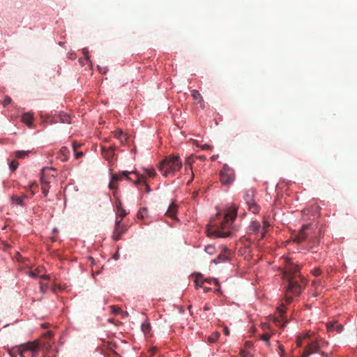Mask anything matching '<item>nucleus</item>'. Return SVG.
Wrapping results in <instances>:
<instances>
[{
  "label": "nucleus",
  "mask_w": 357,
  "mask_h": 357,
  "mask_svg": "<svg viewBox=\"0 0 357 357\" xmlns=\"http://www.w3.org/2000/svg\"><path fill=\"white\" fill-rule=\"evenodd\" d=\"M237 214V207L231 205L224 213H218L210 221L206 229L207 236L214 238H226L231 234L232 225Z\"/></svg>",
  "instance_id": "f257e3e1"
},
{
  "label": "nucleus",
  "mask_w": 357,
  "mask_h": 357,
  "mask_svg": "<svg viewBox=\"0 0 357 357\" xmlns=\"http://www.w3.org/2000/svg\"><path fill=\"white\" fill-rule=\"evenodd\" d=\"M285 266L282 269V277L287 282V287L285 293V301L290 303L292 296H298L303 289V278L299 273V266L294 264L289 258H284Z\"/></svg>",
  "instance_id": "f03ea898"
},
{
  "label": "nucleus",
  "mask_w": 357,
  "mask_h": 357,
  "mask_svg": "<svg viewBox=\"0 0 357 357\" xmlns=\"http://www.w3.org/2000/svg\"><path fill=\"white\" fill-rule=\"evenodd\" d=\"M182 167V161L178 155L166 156L159 164L158 170L165 177L174 176Z\"/></svg>",
  "instance_id": "7ed1b4c3"
},
{
  "label": "nucleus",
  "mask_w": 357,
  "mask_h": 357,
  "mask_svg": "<svg viewBox=\"0 0 357 357\" xmlns=\"http://www.w3.org/2000/svg\"><path fill=\"white\" fill-rule=\"evenodd\" d=\"M220 182L222 185H229L235 179L234 171L227 165L225 164L222 169L220 172Z\"/></svg>",
  "instance_id": "20e7f679"
},
{
  "label": "nucleus",
  "mask_w": 357,
  "mask_h": 357,
  "mask_svg": "<svg viewBox=\"0 0 357 357\" xmlns=\"http://www.w3.org/2000/svg\"><path fill=\"white\" fill-rule=\"evenodd\" d=\"M122 175H124L126 176V179L128 181H132V179L129 176L130 174H135L136 176V180L134 181V184L136 186H138L140 184H142L145 188V192H149L151 190V188L149 185L147 184V183L144 181V176L139 174L135 171H122Z\"/></svg>",
  "instance_id": "39448f33"
},
{
  "label": "nucleus",
  "mask_w": 357,
  "mask_h": 357,
  "mask_svg": "<svg viewBox=\"0 0 357 357\" xmlns=\"http://www.w3.org/2000/svg\"><path fill=\"white\" fill-rule=\"evenodd\" d=\"M39 344L37 342H30L21 351V357H36Z\"/></svg>",
  "instance_id": "423d86ee"
},
{
  "label": "nucleus",
  "mask_w": 357,
  "mask_h": 357,
  "mask_svg": "<svg viewBox=\"0 0 357 357\" xmlns=\"http://www.w3.org/2000/svg\"><path fill=\"white\" fill-rule=\"evenodd\" d=\"M127 231V226L122 223L121 219L116 218L115 227L113 231L112 238L114 241H119L121 236Z\"/></svg>",
  "instance_id": "0eeeda50"
},
{
  "label": "nucleus",
  "mask_w": 357,
  "mask_h": 357,
  "mask_svg": "<svg viewBox=\"0 0 357 357\" xmlns=\"http://www.w3.org/2000/svg\"><path fill=\"white\" fill-rule=\"evenodd\" d=\"M70 116L63 112L59 113L58 115L54 116L51 120V123H70Z\"/></svg>",
  "instance_id": "6e6552de"
},
{
  "label": "nucleus",
  "mask_w": 357,
  "mask_h": 357,
  "mask_svg": "<svg viewBox=\"0 0 357 357\" xmlns=\"http://www.w3.org/2000/svg\"><path fill=\"white\" fill-rule=\"evenodd\" d=\"M115 146H110L107 148L102 146V155L108 161H111L114 156V152L116 151Z\"/></svg>",
  "instance_id": "1a4fd4ad"
},
{
  "label": "nucleus",
  "mask_w": 357,
  "mask_h": 357,
  "mask_svg": "<svg viewBox=\"0 0 357 357\" xmlns=\"http://www.w3.org/2000/svg\"><path fill=\"white\" fill-rule=\"evenodd\" d=\"M45 171L46 169H43L41 172L40 182L42 184V192L45 197H46L49 192V181L45 179Z\"/></svg>",
  "instance_id": "9d476101"
},
{
  "label": "nucleus",
  "mask_w": 357,
  "mask_h": 357,
  "mask_svg": "<svg viewBox=\"0 0 357 357\" xmlns=\"http://www.w3.org/2000/svg\"><path fill=\"white\" fill-rule=\"evenodd\" d=\"M310 225H306L303 226L301 230L299 231L298 235L295 237L294 241L298 243H301L304 241L307 238L306 230L309 228Z\"/></svg>",
  "instance_id": "9b49d317"
},
{
  "label": "nucleus",
  "mask_w": 357,
  "mask_h": 357,
  "mask_svg": "<svg viewBox=\"0 0 357 357\" xmlns=\"http://www.w3.org/2000/svg\"><path fill=\"white\" fill-rule=\"evenodd\" d=\"M229 252L227 248H224V251L222 252L217 258L214 259L213 261L215 264L222 263L227 261L229 259Z\"/></svg>",
  "instance_id": "f8f14e48"
},
{
  "label": "nucleus",
  "mask_w": 357,
  "mask_h": 357,
  "mask_svg": "<svg viewBox=\"0 0 357 357\" xmlns=\"http://www.w3.org/2000/svg\"><path fill=\"white\" fill-rule=\"evenodd\" d=\"M121 173H122V172H121L119 173V174H112V180L109 184V187L110 189H112V190L116 189L117 188V186L116 185V182L121 180L123 177L126 178V176L124 175H122Z\"/></svg>",
  "instance_id": "ddd939ff"
},
{
  "label": "nucleus",
  "mask_w": 357,
  "mask_h": 357,
  "mask_svg": "<svg viewBox=\"0 0 357 357\" xmlns=\"http://www.w3.org/2000/svg\"><path fill=\"white\" fill-rule=\"evenodd\" d=\"M326 326L328 331H336L337 333H341L343 330V326L337 321L328 323Z\"/></svg>",
  "instance_id": "4468645a"
},
{
  "label": "nucleus",
  "mask_w": 357,
  "mask_h": 357,
  "mask_svg": "<svg viewBox=\"0 0 357 357\" xmlns=\"http://www.w3.org/2000/svg\"><path fill=\"white\" fill-rule=\"evenodd\" d=\"M177 206L174 203H172L165 215L172 219H176Z\"/></svg>",
  "instance_id": "2eb2a0df"
},
{
  "label": "nucleus",
  "mask_w": 357,
  "mask_h": 357,
  "mask_svg": "<svg viewBox=\"0 0 357 357\" xmlns=\"http://www.w3.org/2000/svg\"><path fill=\"white\" fill-rule=\"evenodd\" d=\"M26 198L27 196L26 195H23L22 196L13 195L11 200L13 204L23 206H24V199Z\"/></svg>",
  "instance_id": "dca6fc26"
},
{
  "label": "nucleus",
  "mask_w": 357,
  "mask_h": 357,
  "mask_svg": "<svg viewBox=\"0 0 357 357\" xmlns=\"http://www.w3.org/2000/svg\"><path fill=\"white\" fill-rule=\"evenodd\" d=\"M113 135L115 138L118 139L120 141L121 144H124V143L127 140L126 135L124 134L123 131L121 130L113 132Z\"/></svg>",
  "instance_id": "f3484780"
},
{
  "label": "nucleus",
  "mask_w": 357,
  "mask_h": 357,
  "mask_svg": "<svg viewBox=\"0 0 357 357\" xmlns=\"http://www.w3.org/2000/svg\"><path fill=\"white\" fill-rule=\"evenodd\" d=\"M33 119V115L31 113H25L22 115V117L23 123H26L28 126H31Z\"/></svg>",
  "instance_id": "a211bd4d"
},
{
  "label": "nucleus",
  "mask_w": 357,
  "mask_h": 357,
  "mask_svg": "<svg viewBox=\"0 0 357 357\" xmlns=\"http://www.w3.org/2000/svg\"><path fill=\"white\" fill-rule=\"evenodd\" d=\"M244 199L245 200L247 204L255 202L254 199V190H248L244 195Z\"/></svg>",
  "instance_id": "6ab92c4d"
},
{
  "label": "nucleus",
  "mask_w": 357,
  "mask_h": 357,
  "mask_svg": "<svg viewBox=\"0 0 357 357\" xmlns=\"http://www.w3.org/2000/svg\"><path fill=\"white\" fill-rule=\"evenodd\" d=\"M305 349L311 354L318 351L319 346L316 342H311L305 348Z\"/></svg>",
  "instance_id": "aec40b11"
},
{
  "label": "nucleus",
  "mask_w": 357,
  "mask_h": 357,
  "mask_svg": "<svg viewBox=\"0 0 357 357\" xmlns=\"http://www.w3.org/2000/svg\"><path fill=\"white\" fill-rule=\"evenodd\" d=\"M261 230L260 224L258 222L252 221L250 226V231L252 233L257 234Z\"/></svg>",
  "instance_id": "412c9836"
},
{
  "label": "nucleus",
  "mask_w": 357,
  "mask_h": 357,
  "mask_svg": "<svg viewBox=\"0 0 357 357\" xmlns=\"http://www.w3.org/2000/svg\"><path fill=\"white\" fill-rule=\"evenodd\" d=\"M193 162L194 161H193V159L192 157H188L186 158L185 165L190 166V169L191 171V176H192L191 179L188 181L187 185H190V183L192 182L193 177H194V174H193V172L192 169V165Z\"/></svg>",
  "instance_id": "4be33fe9"
},
{
  "label": "nucleus",
  "mask_w": 357,
  "mask_h": 357,
  "mask_svg": "<svg viewBox=\"0 0 357 357\" xmlns=\"http://www.w3.org/2000/svg\"><path fill=\"white\" fill-rule=\"evenodd\" d=\"M248 206L249 210L257 214L259 211V206L255 203V202H252L250 204H247Z\"/></svg>",
  "instance_id": "5701e85b"
},
{
  "label": "nucleus",
  "mask_w": 357,
  "mask_h": 357,
  "mask_svg": "<svg viewBox=\"0 0 357 357\" xmlns=\"http://www.w3.org/2000/svg\"><path fill=\"white\" fill-rule=\"evenodd\" d=\"M30 153V151H17L15 153V156L17 158H24L26 157H28Z\"/></svg>",
  "instance_id": "b1692460"
},
{
  "label": "nucleus",
  "mask_w": 357,
  "mask_h": 357,
  "mask_svg": "<svg viewBox=\"0 0 357 357\" xmlns=\"http://www.w3.org/2000/svg\"><path fill=\"white\" fill-rule=\"evenodd\" d=\"M191 96L195 100H199V102H203V98L197 90L193 89L191 91Z\"/></svg>",
  "instance_id": "393cba45"
},
{
  "label": "nucleus",
  "mask_w": 357,
  "mask_h": 357,
  "mask_svg": "<svg viewBox=\"0 0 357 357\" xmlns=\"http://www.w3.org/2000/svg\"><path fill=\"white\" fill-rule=\"evenodd\" d=\"M127 215V213L126 210L123 208H121V206H118V211L116 213V217L119 218V219L123 220V218Z\"/></svg>",
  "instance_id": "a878e982"
},
{
  "label": "nucleus",
  "mask_w": 357,
  "mask_h": 357,
  "mask_svg": "<svg viewBox=\"0 0 357 357\" xmlns=\"http://www.w3.org/2000/svg\"><path fill=\"white\" fill-rule=\"evenodd\" d=\"M195 286L197 287H202V284L204 283V280H202V275H197L195 280Z\"/></svg>",
  "instance_id": "bb28decb"
},
{
  "label": "nucleus",
  "mask_w": 357,
  "mask_h": 357,
  "mask_svg": "<svg viewBox=\"0 0 357 357\" xmlns=\"http://www.w3.org/2000/svg\"><path fill=\"white\" fill-rule=\"evenodd\" d=\"M147 214H148V211H147L146 208H141L137 213V218H140V219H144L147 216Z\"/></svg>",
  "instance_id": "cd10ccee"
},
{
  "label": "nucleus",
  "mask_w": 357,
  "mask_h": 357,
  "mask_svg": "<svg viewBox=\"0 0 357 357\" xmlns=\"http://www.w3.org/2000/svg\"><path fill=\"white\" fill-rule=\"evenodd\" d=\"M144 173L146 174L150 178H153L156 175V172L155 169L151 168V169H144Z\"/></svg>",
  "instance_id": "c85d7f7f"
},
{
  "label": "nucleus",
  "mask_w": 357,
  "mask_h": 357,
  "mask_svg": "<svg viewBox=\"0 0 357 357\" xmlns=\"http://www.w3.org/2000/svg\"><path fill=\"white\" fill-rule=\"evenodd\" d=\"M270 225L268 222L266 221H264L263 222V227H262V229H261V238H264V236H265V234L267 231V229L269 227Z\"/></svg>",
  "instance_id": "c756f323"
},
{
  "label": "nucleus",
  "mask_w": 357,
  "mask_h": 357,
  "mask_svg": "<svg viewBox=\"0 0 357 357\" xmlns=\"http://www.w3.org/2000/svg\"><path fill=\"white\" fill-rule=\"evenodd\" d=\"M219 337L220 333L218 332H215L208 337V340L210 342L213 343L216 342Z\"/></svg>",
  "instance_id": "7c9ffc66"
},
{
  "label": "nucleus",
  "mask_w": 357,
  "mask_h": 357,
  "mask_svg": "<svg viewBox=\"0 0 357 357\" xmlns=\"http://www.w3.org/2000/svg\"><path fill=\"white\" fill-rule=\"evenodd\" d=\"M205 251L208 254V255H213L215 252V248L213 245H208L205 247Z\"/></svg>",
  "instance_id": "2f4dec72"
},
{
  "label": "nucleus",
  "mask_w": 357,
  "mask_h": 357,
  "mask_svg": "<svg viewBox=\"0 0 357 357\" xmlns=\"http://www.w3.org/2000/svg\"><path fill=\"white\" fill-rule=\"evenodd\" d=\"M260 338H261V340L264 341L267 345H268V346L270 345V341H269L270 335L268 333H266L261 335Z\"/></svg>",
  "instance_id": "473e14b6"
},
{
  "label": "nucleus",
  "mask_w": 357,
  "mask_h": 357,
  "mask_svg": "<svg viewBox=\"0 0 357 357\" xmlns=\"http://www.w3.org/2000/svg\"><path fill=\"white\" fill-rule=\"evenodd\" d=\"M142 330L143 331V332L144 333H147L150 331L151 330V326L149 323H144L142 325Z\"/></svg>",
  "instance_id": "72a5a7b5"
},
{
  "label": "nucleus",
  "mask_w": 357,
  "mask_h": 357,
  "mask_svg": "<svg viewBox=\"0 0 357 357\" xmlns=\"http://www.w3.org/2000/svg\"><path fill=\"white\" fill-rule=\"evenodd\" d=\"M111 308H112V312L114 314H119L121 313H124L120 307L113 305V306H111Z\"/></svg>",
  "instance_id": "f704fd0d"
},
{
  "label": "nucleus",
  "mask_w": 357,
  "mask_h": 357,
  "mask_svg": "<svg viewBox=\"0 0 357 357\" xmlns=\"http://www.w3.org/2000/svg\"><path fill=\"white\" fill-rule=\"evenodd\" d=\"M60 152L64 156V158L62 160H66L69 153L68 149L66 147L63 146L61 149Z\"/></svg>",
  "instance_id": "c9c22d12"
},
{
  "label": "nucleus",
  "mask_w": 357,
  "mask_h": 357,
  "mask_svg": "<svg viewBox=\"0 0 357 357\" xmlns=\"http://www.w3.org/2000/svg\"><path fill=\"white\" fill-rule=\"evenodd\" d=\"M18 165L19 163L15 160H13L10 163V168L12 171H15L17 168Z\"/></svg>",
  "instance_id": "e433bc0d"
},
{
  "label": "nucleus",
  "mask_w": 357,
  "mask_h": 357,
  "mask_svg": "<svg viewBox=\"0 0 357 357\" xmlns=\"http://www.w3.org/2000/svg\"><path fill=\"white\" fill-rule=\"evenodd\" d=\"M309 337L310 336L308 333H305L302 338L301 337H298L296 341L297 345L298 347H301L302 345V339H307L309 338Z\"/></svg>",
  "instance_id": "4c0bfd02"
},
{
  "label": "nucleus",
  "mask_w": 357,
  "mask_h": 357,
  "mask_svg": "<svg viewBox=\"0 0 357 357\" xmlns=\"http://www.w3.org/2000/svg\"><path fill=\"white\" fill-rule=\"evenodd\" d=\"M11 101H12L11 98L9 96H6L3 100V102H2L3 105L4 107H6L11 102Z\"/></svg>",
  "instance_id": "58836bf2"
},
{
  "label": "nucleus",
  "mask_w": 357,
  "mask_h": 357,
  "mask_svg": "<svg viewBox=\"0 0 357 357\" xmlns=\"http://www.w3.org/2000/svg\"><path fill=\"white\" fill-rule=\"evenodd\" d=\"M40 289L43 293H45L47 289V284L40 282Z\"/></svg>",
  "instance_id": "ea45409f"
},
{
  "label": "nucleus",
  "mask_w": 357,
  "mask_h": 357,
  "mask_svg": "<svg viewBox=\"0 0 357 357\" xmlns=\"http://www.w3.org/2000/svg\"><path fill=\"white\" fill-rule=\"evenodd\" d=\"M82 52H83L84 55L85 56L86 60L88 62H90L88 49L87 48H84L82 50Z\"/></svg>",
  "instance_id": "a19ab883"
},
{
  "label": "nucleus",
  "mask_w": 357,
  "mask_h": 357,
  "mask_svg": "<svg viewBox=\"0 0 357 357\" xmlns=\"http://www.w3.org/2000/svg\"><path fill=\"white\" fill-rule=\"evenodd\" d=\"M312 273L314 276L317 277L321 275V271L319 268H315L312 271Z\"/></svg>",
  "instance_id": "79ce46f5"
},
{
  "label": "nucleus",
  "mask_w": 357,
  "mask_h": 357,
  "mask_svg": "<svg viewBox=\"0 0 357 357\" xmlns=\"http://www.w3.org/2000/svg\"><path fill=\"white\" fill-rule=\"evenodd\" d=\"M80 146H81V144H79L78 142H73V149L74 151H76Z\"/></svg>",
  "instance_id": "37998d69"
},
{
  "label": "nucleus",
  "mask_w": 357,
  "mask_h": 357,
  "mask_svg": "<svg viewBox=\"0 0 357 357\" xmlns=\"http://www.w3.org/2000/svg\"><path fill=\"white\" fill-rule=\"evenodd\" d=\"M36 185V183H31L29 185V188L28 189L31 192V195H33L35 194V192L32 190V188Z\"/></svg>",
  "instance_id": "c03bdc74"
},
{
  "label": "nucleus",
  "mask_w": 357,
  "mask_h": 357,
  "mask_svg": "<svg viewBox=\"0 0 357 357\" xmlns=\"http://www.w3.org/2000/svg\"><path fill=\"white\" fill-rule=\"evenodd\" d=\"M248 352L245 350H241L240 351V355L241 357H248Z\"/></svg>",
  "instance_id": "a18cd8bd"
},
{
  "label": "nucleus",
  "mask_w": 357,
  "mask_h": 357,
  "mask_svg": "<svg viewBox=\"0 0 357 357\" xmlns=\"http://www.w3.org/2000/svg\"><path fill=\"white\" fill-rule=\"evenodd\" d=\"M284 306L282 305V307H279L278 309V313L280 314V316L283 315V314L284 313Z\"/></svg>",
  "instance_id": "49530a36"
},
{
  "label": "nucleus",
  "mask_w": 357,
  "mask_h": 357,
  "mask_svg": "<svg viewBox=\"0 0 357 357\" xmlns=\"http://www.w3.org/2000/svg\"><path fill=\"white\" fill-rule=\"evenodd\" d=\"M202 149L203 150H211L212 147L208 144H204L202 146Z\"/></svg>",
  "instance_id": "de8ad7c7"
},
{
  "label": "nucleus",
  "mask_w": 357,
  "mask_h": 357,
  "mask_svg": "<svg viewBox=\"0 0 357 357\" xmlns=\"http://www.w3.org/2000/svg\"><path fill=\"white\" fill-rule=\"evenodd\" d=\"M30 275L33 278H36V277H38V272L36 270L33 271H31L30 272Z\"/></svg>",
  "instance_id": "09e8293b"
},
{
  "label": "nucleus",
  "mask_w": 357,
  "mask_h": 357,
  "mask_svg": "<svg viewBox=\"0 0 357 357\" xmlns=\"http://www.w3.org/2000/svg\"><path fill=\"white\" fill-rule=\"evenodd\" d=\"M75 154L76 158H81L83 155V153L82 152H77V151H75Z\"/></svg>",
  "instance_id": "8fccbe9b"
},
{
  "label": "nucleus",
  "mask_w": 357,
  "mask_h": 357,
  "mask_svg": "<svg viewBox=\"0 0 357 357\" xmlns=\"http://www.w3.org/2000/svg\"><path fill=\"white\" fill-rule=\"evenodd\" d=\"M310 354L305 349H304L301 357H308Z\"/></svg>",
  "instance_id": "3c124183"
},
{
  "label": "nucleus",
  "mask_w": 357,
  "mask_h": 357,
  "mask_svg": "<svg viewBox=\"0 0 357 357\" xmlns=\"http://www.w3.org/2000/svg\"><path fill=\"white\" fill-rule=\"evenodd\" d=\"M245 346L247 348H250L252 346V343L251 342L248 341L245 342Z\"/></svg>",
  "instance_id": "603ef678"
},
{
  "label": "nucleus",
  "mask_w": 357,
  "mask_h": 357,
  "mask_svg": "<svg viewBox=\"0 0 357 357\" xmlns=\"http://www.w3.org/2000/svg\"><path fill=\"white\" fill-rule=\"evenodd\" d=\"M157 351V349L155 347H153L150 349V352L151 355H154Z\"/></svg>",
  "instance_id": "864d4df0"
},
{
  "label": "nucleus",
  "mask_w": 357,
  "mask_h": 357,
  "mask_svg": "<svg viewBox=\"0 0 357 357\" xmlns=\"http://www.w3.org/2000/svg\"><path fill=\"white\" fill-rule=\"evenodd\" d=\"M39 277L44 280H50V275H43Z\"/></svg>",
  "instance_id": "5fc2aeb1"
},
{
  "label": "nucleus",
  "mask_w": 357,
  "mask_h": 357,
  "mask_svg": "<svg viewBox=\"0 0 357 357\" xmlns=\"http://www.w3.org/2000/svg\"><path fill=\"white\" fill-rule=\"evenodd\" d=\"M224 333L226 335H229V330L227 327H225L224 328Z\"/></svg>",
  "instance_id": "6e6d98bb"
},
{
  "label": "nucleus",
  "mask_w": 357,
  "mask_h": 357,
  "mask_svg": "<svg viewBox=\"0 0 357 357\" xmlns=\"http://www.w3.org/2000/svg\"><path fill=\"white\" fill-rule=\"evenodd\" d=\"M279 349L282 353L284 352V347L282 345L279 346Z\"/></svg>",
  "instance_id": "4d7b16f0"
},
{
  "label": "nucleus",
  "mask_w": 357,
  "mask_h": 357,
  "mask_svg": "<svg viewBox=\"0 0 357 357\" xmlns=\"http://www.w3.org/2000/svg\"><path fill=\"white\" fill-rule=\"evenodd\" d=\"M204 310H210V307L208 305H205L204 307Z\"/></svg>",
  "instance_id": "13d9d810"
},
{
  "label": "nucleus",
  "mask_w": 357,
  "mask_h": 357,
  "mask_svg": "<svg viewBox=\"0 0 357 357\" xmlns=\"http://www.w3.org/2000/svg\"><path fill=\"white\" fill-rule=\"evenodd\" d=\"M114 258L117 260L119 259V255L118 253H116L114 255Z\"/></svg>",
  "instance_id": "bf43d9fd"
},
{
  "label": "nucleus",
  "mask_w": 357,
  "mask_h": 357,
  "mask_svg": "<svg viewBox=\"0 0 357 357\" xmlns=\"http://www.w3.org/2000/svg\"><path fill=\"white\" fill-rule=\"evenodd\" d=\"M52 290L54 291V292H56V286H54L52 287Z\"/></svg>",
  "instance_id": "052dcab7"
},
{
  "label": "nucleus",
  "mask_w": 357,
  "mask_h": 357,
  "mask_svg": "<svg viewBox=\"0 0 357 357\" xmlns=\"http://www.w3.org/2000/svg\"><path fill=\"white\" fill-rule=\"evenodd\" d=\"M210 289H211L210 288H206V287H205V288H204V291H205V292H208V291H210Z\"/></svg>",
  "instance_id": "680f3d73"
},
{
  "label": "nucleus",
  "mask_w": 357,
  "mask_h": 357,
  "mask_svg": "<svg viewBox=\"0 0 357 357\" xmlns=\"http://www.w3.org/2000/svg\"><path fill=\"white\" fill-rule=\"evenodd\" d=\"M214 281L215 282V284L218 286L219 285L218 281L216 279H214Z\"/></svg>",
  "instance_id": "e2e57ef3"
},
{
  "label": "nucleus",
  "mask_w": 357,
  "mask_h": 357,
  "mask_svg": "<svg viewBox=\"0 0 357 357\" xmlns=\"http://www.w3.org/2000/svg\"><path fill=\"white\" fill-rule=\"evenodd\" d=\"M211 159H212L213 160H214L215 159V155L212 156Z\"/></svg>",
  "instance_id": "0e129e2a"
}]
</instances>
